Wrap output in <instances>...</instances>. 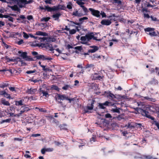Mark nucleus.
<instances>
[{
    "instance_id": "0e129e2a",
    "label": "nucleus",
    "mask_w": 159,
    "mask_h": 159,
    "mask_svg": "<svg viewBox=\"0 0 159 159\" xmlns=\"http://www.w3.org/2000/svg\"><path fill=\"white\" fill-rule=\"evenodd\" d=\"M40 136V134H33L32 135V136L34 137H37L39 136Z\"/></svg>"
},
{
    "instance_id": "774afa93",
    "label": "nucleus",
    "mask_w": 159,
    "mask_h": 159,
    "mask_svg": "<svg viewBox=\"0 0 159 159\" xmlns=\"http://www.w3.org/2000/svg\"><path fill=\"white\" fill-rule=\"evenodd\" d=\"M27 19L29 20H30L33 19V17L31 15L28 16L27 17Z\"/></svg>"
},
{
    "instance_id": "393cba45",
    "label": "nucleus",
    "mask_w": 159,
    "mask_h": 159,
    "mask_svg": "<svg viewBox=\"0 0 159 159\" xmlns=\"http://www.w3.org/2000/svg\"><path fill=\"white\" fill-rule=\"evenodd\" d=\"M40 94H42L43 96H44L46 97H47V96L48 95V93L46 91L41 90V89H40Z\"/></svg>"
},
{
    "instance_id": "de8ad7c7",
    "label": "nucleus",
    "mask_w": 159,
    "mask_h": 159,
    "mask_svg": "<svg viewBox=\"0 0 159 159\" xmlns=\"http://www.w3.org/2000/svg\"><path fill=\"white\" fill-rule=\"evenodd\" d=\"M105 117L106 118H112V116L109 113H107L105 115Z\"/></svg>"
},
{
    "instance_id": "37998d69",
    "label": "nucleus",
    "mask_w": 159,
    "mask_h": 159,
    "mask_svg": "<svg viewBox=\"0 0 159 159\" xmlns=\"http://www.w3.org/2000/svg\"><path fill=\"white\" fill-rule=\"evenodd\" d=\"M114 2L115 3H117L118 5H121V2L120 0H113Z\"/></svg>"
},
{
    "instance_id": "864d4df0",
    "label": "nucleus",
    "mask_w": 159,
    "mask_h": 159,
    "mask_svg": "<svg viewBox=\"0 0 159 159\" xmlns=\"http://www.w3.org/2000/svg\"><path fill=\"white\" fill-rule=\"evenodd\" d=\"M15 141H22L23 140V139L19 138H15L14 139Z\"/></svg>"
},
{
    "instance_id": "c85d7f7f",
    "label": "nucleus",
    "mask_w": 159,
    "mask_h": 159,
    "mask_svg": "<svg viewBox=\"0 0 159 159\" xmlns=\"http://www.w3.org/2000/svg\"><path fill=\"white\" fill-rule=\"evenodd\" d=\"M144 157L146 159H157V158L153 157L152 156L150 155L148 156H144Z\"/></svg>"
},
{
    "instance_id": "79ce46f5",
    "label": "nucleus",
    "mask_w": 159,
    "mask_h": 159,
    "mask_svg": "<svg viewBox=\"0 0 159 159\" xmlns=\"http://www.w3.org/2000/svg\"><path fill=\"white\" fill-rule=\"evenodd\" d=\"M76 3L79 5H83L84 4V3L83 2H82L81 0L77 1L76 2Z\"/></svg>"
},
{
    "instance_id": "4c0bfd02",
    "label": "nucleus",
    "mask_w": 159,
    "mask_h": 159,
    "mask_svg": "<svg viewBox=\"0 0 159 159\" xmlns=\"http://www.w3.org/2000/svg\"><path fill=\"white\" fill-rule=\"evenodd\" d=\"M70 86L69 85H66L65 86H63L62 88V89L63 90H66L68 89L69 88H70Z\"/></svg>"
},
{
    "instance_id": "f8f14e48",
    "label": "nucleus",
    "mask_w": 159,
    "mask_h": 159,
    "mask_svg": "<svg viewBox=\"0 0 159 159\" xmlns=\"http://www.w3.org/2000/svg\"><path fill=\"white\" fill-rule=\"evenodd\" d=\"M137 104L138 105V107H136L135 110L136 111H137L139 112L140 113H141V112L139 110V108H141V109L142 110H143L144 111H146L145 110H144L143 109L144 108L143 107L144 106L143 105V103L142 102H137Z\"/></svg>"
},
{
    "instance_id": "20e7f679",
    "label": "nucleus",
    "mask_w": 159,
    "mask_h": 159,
    "mask_svg": "<svg viewBox=\"0 0 159 159\" xmlns=\"http://www.w3.org/2000/svg\"><path fill=\"white\" fill-rule=\"evenodd\" d=\"M116 16L115 14H113L111 16H109V18H111L110 20L104 19L102 20L101 23L103 25H109L111 23V20H113L114 21H115V17Z\"/></svg>"
},
{
    "instance_id": "4468645a",
    "label": "nucleus",
    "mask_w": 159,
    "mask_h": 159,
    "mask_svg": "<svg viewBox=\"0 0 159 159\" xmlns=\"http://www.w3.org/2000/svg\"><path fill=\"white\" fill-rule=\"evenodd\" d=\"M61 15V14L59 12H58L53 14L52 16V17L54 19V20H57L59 21V18Z\"/></svg>"
},
{
    "instance_id": "473e14b6",
    "label": "nucleus",
    "mask_w": 159,
    "mask_h": 159,
    "mask_svg": "<svg viewBox=\"0 0 159 159\" xmlns=\"http://www.w3.org/2000/svg\"><path fill=\"white\" fill-rule=\"evenodd\" d=\"M16 60L18 61H19L21 63V65L22 66H25L26 65V63L25 62H23L21 60V59L20 58L18 57L17 58H16Z\"/></svg>"
},
{
    "instance_id": "f704fd0d",
    "label": "nucleus",
    "mask_w": 159,
    "mask_h": 159,
    "mask_svg": "<svg viewBox=\"0 0 159 159\" xmlns=\"http://www.w3.org/2000/svg\"><path fill=\"white\" fill-rule=\"evenodd\" d=\"M4 94H4V95H3V96H4V97H5L7 98H8L9 99L11 98V97L10 96V94H8V93H7L6 92V91L5 92Z\"/></svg>"
},
{
    "instance_id": "ddd939ff",
    "label": "nucleus",
    "mask_w": 159,
    "mask_h": 159,
    "mask_svg": "<svg viewBox=\"0 0 159 159\" xmlns=\"http://www.w3.org/2000/svg\"><path fill=\"white\" fill-rule=\"evenodd\" d=\"M35 57L37 59H42L43 60H51L52 59V58H51L49 57H46L43 55H37L35 56Z\"/></svg>"
},
{
    "instance_id": "412c9836",
    "label": "nucleus",
    "mask_w": 159,
    "mask_h": 159,
    "mask_svg": "<svg viewBox=\"0 0 159 159\" xmlns=\"http://www.w3.org/2000/svg\"><path fill=\"white\" fill-rule=\"evenodd\" d=\"M35 34L38 35H41L43 36H46L48 35L46 33L40 31H38L36 32Z\"/></svg>"
},
{
    "instance_id": "58836bf2",
    "label": "nucleus",
    "mask_w": 159,
    "mask_h": 159,
    "mask_svg": "<svg viewBox=\"0 0 159 159\" xmlns=\"http://www.w3.org/2000/svg\"><path fill=\"white\" fill-rule=\"evenodd\" d=\"M11 119H7L6 120H3L1 122V124H2L4 122H9L11 120Z\"/></svg>"
},
{
    "instance_id": "09e8293b",
    "label": "nucleus",
    "mask_w": 159,
    "mask_h": 159,
    "mask_svg": "<svg viewBox=\"0 0 159 159\" xmlns=\"http://www.w3.org/2000/svg\"><path fill=\"white\" fill-rule=\"evenodd\" d=\"M150 18H151L152 20L153 21H158L157 18H156V17H154L152 16H151Z\"/></svg>"
},
{
    "instance_id": "9b49d317",
    "label": "nucleus",
    "mask_w": 159,
    "mask_h": 159,
    "mask_svg": "<svg viewBox=\"0 0 159 159\" xmlns=\"http://www.w3.org/2000/svg\"><path fill=\"white\" fill-rule=\"evenodd\" d=\"M54 11H59L60 10H64L66 9V7L62 5H59L57 6H54Z\"/></svg>"
},
{
    "instance_id": "bb28decb",
    "label": "nucleus",
    "mask_w": 159,
    "mask_h": 159,
    "mask_svg": "<svg viewBox=\"0 0 159 159\" xmlns=\"http://www.w3.org/2000/svg\"><path fill=\"white\" fill-rule=\"evenodd\" d=\"M9 85V84L8 83H3L0 84V88H4L5 87L8 86Z\"/></svg>"
},
{
    "instance_id": "3c124183",
    "label": "nucleus",
    "mask_w": 159,
    "mask_h": 159,
    "mask_svg": "<svg viewBox=\"0 0 159 159\" xmlns=\"http://www.w3.org/2000/svg\"><path fill=\"white\" fill-rule=\"evenodd\" d=\"M52 1V0H45L44 1V2L46 4H50L51 3Z\"/></svg>"
},
{
    "instance_id": "a211bd4d",
    "label": "nucleus",
    "mask_w": 159,
    "mask_h": 159,
    "mask_svg": "<svg viewBox=\"0 0 159 159\" xmlns=\"http://www.w3.org/2000/svg\"><path fill=\"white\" fill-rule=\"evenodd\" d=\"M90 47L93 48V49H90L89 52L91 53H93L97 51L98 49V47L97 46H91Z\"/></svg>"
},
{
    "instance_id": "a19ab883",
    "label": "nucleus",
    "mask_w": 159,
    "mask_h": 159,
    "mask_svg": "<svg viewBox=\"0 0 159 159\" xmlns=\"http://www.w3.org/2000/svg\"><path fill=\"white\" fill-rule=\"evenodd\" d=\"M112 111H113L114 112H116V113H120V111L119 110V109H112L111 110Z\"/></svg>"
},
{
    "instance_id": "8fccbe9b",
    "label": "nucleus",
    "mask_w": 159,
    "mask_h": 159,
    "mask_svg": "<svg viewBox=\"0 0 159 159\" xmlns=\"http://www.w3.org/2000/svg\"><path fill=\"white\" fill-rule=\"evenodd\" d=\"M5 9L2 7H0V12L3 13L4 12Z\"/></svg>"
},
{
    "instance_id": "49530a36",
    "label": "nucleus",
    "mask_w": 159,
    "mask_h": 159,
    "mask_svg": "<svg viewBox=\"0 0 159 159\" xmlns=\"http://www.w3.org/2000/svg\"><path fill=\"white\" fill-rule=\"evenodd\" d=\"M70 22H71V23H73V24H75L76 25H77L79 26H80L81 24H82V23H81H81H76V22H74L73 21H70Z\"/></svg>"
},
{
    "instance_id": "2f4dec72",
    "label": "nucleus",
    "mask_w": 159,
    "mask_h": 159,
    "mask_svg": "<svg viewBox=\"0 0 159 159\" xmlns=\"http://www.w3.org/2000/svg\"><path fill=\"white\" fill-rule=\"evenodd\" d=\"M88 19V18L86 17H84L82 18H80L79 19V21L81 22V23H82L84 20H86Z\"/></svg>"
},
{
    "instance_id": "7ed1b4c3",
    "label": "nucleus",
    "mask_w": 159,
    "mask_h": 159,
    "mask_svg": "<svg viewBox=\"0 0 159 159\" xmlns=\"http://www.w3.org/2000/svg\"><path fill=\"white\" fill-rule=\"evenodd\" d=\"M93 37V32L87 34L85 36H82L80 39L82 41L81 43L89 45L88 42L92 39Z\"/></svg>"
},
{
    "instance_id": "dca6fc26",
    "label": "nucleus",
    "mask_w": 159,
    "mask_h": 159,
    "mask_svg": "<svg viewBox=\"0 0 159 159\" xmlns=\"http://www.w3.org/2000/svg\"><path fill=\"white\" fill-rule=\"evenodd\" d=\"M8 7H10L12 10L20 12V10L17 5H15L13 6H8Z\"/></svg>"
},
{
    "instance_id": "e433bc0d",
    "label": "nucleus",
    "mask_w": 159,
    "mask_h": 159,
    "mask_svg": "<svg viewBox=\"0 0 159 159\" xmlns=\"http://www.w3.org/2000/svg\"><path fill=\"white\" fill-rule=\"evenodd\" d=\"M75 49L78 50L79 51H81L82 49V46H76L74 48Z\"/></svg>"
},
{
    "instance_id": "72a5a7b5",
    "label": "nucleus",
    "mask_w": 159,
    "mask_h": 159,
    "mask_svg": "<svg viewBox=\"0 0 159 159\" xmlns=\"http://www.w3.org/2000/svg\"><path fill=\"white\" fill-rule=\"evenodd\" d=\"M69 31L70 34H75L76 32V30L74 29L70 30Z\"/></svg>"
},
{
    "instance_id": "aec40b11",
    "label": "nucleus",
    "mask_w": 159,
    "mask_h": 159,
    "mask_svg": "<svg viewBox=\"0 0 159 159\" xmlns=\"http://www.w3.org/2000/svg\"><path fill=\"white\" fill-rule=\"evenodd\" d=\"M22 108H23V110H21L20 111V113H21V114L24 112H27V111L30 110V108H29L28 107L25 106L22 107Z\"/></svg>"
},
{
    "instance_id": "6e6d98bb",
    "label": "nucleus",
    "mask_w": 159,
    "mask_h": 159,
    "mask_svg": "<svg viewBox=\"0 0 159 159\" xmlns=\"http://www.w3.org/2000/svg\"><path fill=\"white\" fill-rule=\"evenodd\" d=\"M84 11V12L85 13V14H86V13L87 12H88V11L87 10V8L85 7H84L83 8Z\"/></svg>"
},
{
    "instance_id": "a18cd8bd",
    "label": "nucleus",
    "mask_w": 159,
    "mask_h": 159,
    "mask_svg": "<svg viewBox=\"0 0 159 159\" xmlns=\"http://www.w3.org/2000/svg\"><path fill=\"white\" fill-rule=\"evenodd\" d=\"M152 124H155L157 127H159V123H158L156 121L154 120Z\"/></svg>"
},
{
    "instance_id": "0eeeda50",
    "label": "nucleus",
    "mask_w": 159,
    "mask_h": 159,
    "mask_svg": "<svg viewBox=\"0 0 159 159\" xmlns=\"http://www.w3.org/2000/svg\"><path fill=\"white\" fill-rule=\"evenodd\" d=\"M145 31L147 32L148 34L150 35L151 36H156L157 35L156 32L154 31L151 32L153 31L154 29L153 28H147L145 29Z\"/></svg>"
},
{
    "instance_id": "f257e3e1",
    "label": "nucleus",
    "mask_w": 159,
    "mask_h": 159,
    "mask_svg": "<svg viewBox=\"0 0 159 159\" xmlns=\"http://www.w3.org/2000/svg\"><path fill=\"white\" fill-rule=\"evenodd\" d=\"M39 40L40 39L41 42L46 41V42H48V43H42L41 46H42V47H44L46 48V49H48L51 51H52L54 50L52 44L49 43L51 41V38L48 37H43L42 38H39Z\"/></svg>"
},
{
    "instance_id": "bf43d9fd",
    "label": "nucleus",
    "mask_w": 159,
    "mask_h": 159,
    "mask_svg": "<svg viewBox=\"0 0 159 159\" xmlns=\"http://www.w3.org/2000/svg\"><path fill=\"white\" fill-rule=\"evenodd\" d=\"M46 152V149L43 148L41 149V152L42 154H44Z\"/></svg>"
},
{
    "instance_id": "603ef678",
    "label": "nucleus",
    "mask_w": 159,
    "mask_h": 159,
    "mask_svg": "<svg viewBox=\"0 0 159 159\" xmlns=\"http://www.w3.org/2000/svg\"><path fill=\"white\" fill-rule=\"evenodd\" d=\"M46 152H52L53 150L52 148H48L46 149Z\"/></svg>"
},
{
    "instance_id": "680f3d73",
    "label": "nucleus",
    "mask_w": 159,
    "mask_h": 159,
    "mask_svg": "<svg viewBox=\"0 0 159 159\" xmlns=\"http://www.w3.org/2000/svg\"><path fill=\"white\" fill-rule=\"evenodd\" d=\"M5 25V24L4 22L0 21V27H1L2 26H4Z\"/></svg>"
},
{
    "instance_id": "2eb2a0df",
    "label": "nucleus",
    "mask_w": 159,
    "mask_h": 159,
    "mask_svg": "<svg viewBox=\"0 0 159 159\" xmlns=\"http://www.w3.org/2000/svg\"><path fill=\"white\" fill-rule=\"evenodd\" d=\"M106 96L107 97L109 98L111 100H113L116 98L115 96L113 93H111L110 92L107 93Z\"/></svg>"
},
{
    "instance_id": "052dcab7",
    "label": "nucleus",
    "mask_w": 159,
    "mask_h": 159,
    "mask_svg": "<svg viewBox=\"0 0 159 159\" xmlns=\"http://www.w3.org/2000/svg\"><path fill=\"white\" fill-rule=\"evenodd\" d=\"M5 91L0 90V95H3L5 94Z\"/></svg>"
},
{
    "instance_id": "c756f323",
    "label": "nucleus",
    "mask_w": 159,
    "mask_h": 159,
    "mask_svg": "<svg viewBox=\"0 0 159 159\" xmlns=\"http://www.w3.org/2000/svg\"><path fill=\"white\" fill-rule=\"evenodd\" d=\"M41 67L43 68V70L45 71H49L50 69L49 68L46 67V66L43 65L41 66Z\"/></svg>"
},
{
    "instance_id": "a878e982",
    "label": "nucleus",
    "mask_w": 159,
    "mask_h": 159,
    "mask_svg": "<svg viewBox=\"0 0 159 159\" xmlns=\"http://www.w3.org/2000/svg\"><path fill=\"white\" fill-rule=\"evenodd\" d=\"M21 3H24L25 4H30L33 2V0H28L27 1L26 0H20Z\"/></svg>"
},
{
    "instance_id": "13d9d810",
    "label": "nucleus",
    "mask_w": 159,
    "mask_h": 159,
    "mask_svg": "<svg viewBox=\"0 0 159 159\" xmlns=\"http://www.w3.org/2000/svg\"><path fill=\"white\" fill-rule=\"evenodd\" d=\"M144 18H150V16L148 14H144Z\"/></svg>"
},
{
    "instance_id": "5701e85b",
    "label": "nucleus",
    "mask_w": 159,
    "mask_h": 159,
    "mask_svg": "<svg viewBox=\"0 0 159 159\" xmlns=\"http://www.w3.org/2000/svg\"><path fill=\"white\" fill-rule=\"evenodd\" d=\"M46 10H47L48 11H54V6L51 7L48 6H45V11Z\"/></svg>"
},
{
    "instance_id": "f3484780",
    "label": "nucleus",
    "mask_w": 159,
    "mask_h": 159,
    "mask_svg": "<svg viewBox=\"0 0 159 159\" xmlns=\"http://www.w3.org/2000/svg\"><path fill=\"white\" fill-rule=\"evenodd\" d=\"M102 79V77L97 73L94 74L93 77V80H100Z\"/></svg>"
},
{
    "instance_id": "b1692460",
    "label": "nucleus",
    "mask_w": 159,
    "mask_h": 159,
    "mask_svg": "<svg viewBox=\"0 0 159 159\" xmlns=\"http://www.w3.org/2000/svg\"><path fill=\"white\" fill-rule=\"evenodd\" d=\"M24 100H20L19 101H16V102L15 105L17 106H21L24 105L23 103Z\"/></svg>"
},
{
    "instance_id": "9d476101",
    "label": "nucleus",
    "mask_w": 159,
    "mask_h": 159,
    "mask_svg": "<svg viewBox=\"0 0 159 159\" xmlns=\"http://www.w3.org/2000/svg\"><path fill=\"white\" fill-rule=\"evenodd\" d=\"M111 103V102L107 101L103 103H99L98 107L100 109H104L105 108V107H104V106H107L109 105H110L109 104Z\"/></svg>"
},
{
    "instance_id": "cd10ccee",
    "label": "nucleus",
    "mask_w": 159,
    "mask_h": 159,
    "mask_svg": "<svg viewBox=\"0 0 159 159\" xmlns=\"http://www.w3.org/2000/svg\"><path fill=\"white\" fill-rule=\"evenodd\" d=\"M50 19V18L49 17H43L41 18V21H45L47 22Z\"/></svg>"
},
{
    "instance_id": "6ab92c4d",
    "label": "nucleus",
    "mask_w": 159,
    "mask_h": 159,
    "mask_svg": "<svg viewBox=\"0 0 159 159\" xmlns=\"http://www.w3.org/2000/svg\"><path fill=\"white\" fill-rule=\"evenodd\" d=\"M72 15L76 16H77L78 17H80L84 15L83 13H81L79 12L77 10H76V11H74L73 12Z\"/></svg>"
},
{
    "instance_id": "1a4fd4ad",
    "label": "nucleus",
    "mask_w": 159,
    "mask_h": 159,
    "mask_svg": "<svg viewBox=\"0 0 159 159\" xmlns=\"http://www.w3.org/2000/svg\"><path fill=\"white\" fill-rule=\"evenodd\" d=\"M89 10L91 12L92 15L97 17H100V12L99 11L95 10L92 8H89Z\"/></svg>"
},
{
    "instance_id": "f03ea898",
    "label": "nucleus",
    "mask_w": 159,
    "mask_h": 159,
    "mask_svg": "<svg viewBox=\"0 0 159 159\" xmlns=\"http://www.w3.org/2000/svg\"><path fill=\"white\" fill-rule=\"evenodd\" d=\"M56 100L58 102L61 104V105L62 104V100L66 99L69 101V102H71V101H74V98H68V96H66L65 95H61L60 94H57V95L55 96Z\"/></svg>"
},
{
    "instance_id": "ea45409f",
    "label": "nucleus",
    "mask_w": 159,
    "mask_h": 159,
    "mask_svg": "<svg viewBox=\"0 0 159 159\" xmlns=\"http://www.w3.org/2000/svg\"><path fill=\"white\" fill-rule=\"evenodd\" d=\"M52 88L53 89H54L57 91H58L59 89L58 87L56 85H52Z\"/></svg>"
},
{
    "instance_id": "e2e57ef3",
    "label": "nucleus",
    "mask_w": 159,
    "mask_h": 159,
    "mask_svg": "<svg viewBox=\"0 0 159 159\" xmlns=\"http://www.w3.org/2000/svg\"><path fill=\"white\" fill-rule=\"evenodd\" d=\"M7 71H8L9 72H10L11 74H12L14 72V71H16V70H13V71H12V70L11 69H10L8 70H7Z\"/></svg>"
},
{
    "instance_id": "4be33fe9",
    "label": "nucleus",
    "mask_w": 159,
    "mask_h": 159,
    "mask_svg": "<svg viewBox=\"0 0 159 159\" xmlns=\"http://www.w3.org/2000/svg\"><path fill=\"white\" fill-rule=\"evenodd\" d=\"M1 103L2 104L5 105L9 106L10 105V103H9V102L6 101L5 99H2Z\"/></svg>"
},
{
    "instance_id": "7c9ffc66",
    "label": "nucleus",
    "mask_w": 159,
    "mask_h": 159,
    "mask_svg": "<svg viewBox=\"0 0 159 159\" xmlns=\"http://www.w3.org/2000/svg\"><path fill=\"white\" fill-rule=\"evenodd\" d=\"M36 91V89H34L32 88H31L29 90V92L30 94H33Z\"/></svg>"
},
{
    "instance_id": "c03bdc74",
    "label": "nucleus",
    "mask_w": 159,
    "mask_h": 159,
    "mask_svg": "<svg viewBox=\"0 0 159 159\" xmlns=\"http://www.w3.org/2000/svg\"><path fill=\"white\" fill-rule=\"evenodd\" d=\"M36 71V70H29L27 71L26 72V73L28 74H30L31 73H33L34 72H35Z\"/></svg>"
},
{
    "instance_id": "c9c22d12",
    "label": "nucleus",
    "mask_w": 159,
    "mask_h": 159,
    "mask_svg": "<svg viewBox=\"0 0 159 159\" xmlns=\"http://www.w3.org/2000/svg\"><path fill=\"white\" fill-rule=\"evenodd\" d=\"M23 37L24 38L26 39H27L29 37V35H28L25 32H23Z\"/></svg>"
},
{
    "instance_id": "4d7b16f0",
    "label": "nucleus",
    "mask_w": 159,
    "mask_h": 159,
    "mask_svg": "<svg viewBox=\"0 0 159 159\" xmlns=\"http://www.w3.org/2000/svg\"><path fill=\"white\" fill-rule=\"evenodd\" d=\"M23 43V40L22 39H21L17 43L19 45H21V44H22Z\"/></svg>"
},
{
    "instance_id": "338daca9",
    "label": "nucleus",
    "mask_w": 159,
    "mask_h": 159,
    "mask_svg": "<svg viewBox=\"0 0 159 159\" xmlns=\"http://www.w3.org/2000/svg\"><path fill=\"white\" fill-rule=\"evenodd\" d=\"M13 18L9 16L8 18V20L12 22L13 21Z\"/></svg>"
},
{
    "instance_id": "39448f33",
    "label": "nucleus",
    "mask_w": 159,
    "mask_h": 159,
    "mask_svg": "<svg viewBox=\"0 0 159 159\" xmlns=\"http://www.w3.org/2000/svg\"><path fill=\"white\" fill-rule=\"evenodd\" d=\"M95 102V101L94 100H92L90 102V104L89 103L87 104V107L84 109L85 113L89 112V110H91L93 109L94 107L93 104Z\"/></svg>"
},
{
    "instance_id": "69168bd1",
    "label": "nucleus",
    "mask_w": 159,
    "mask_h": 159,
    "mask_svg": "<svg viewBox=\"0 0 159 159\" xmlns=\"http://www.w3.org/2000/svg\"><path fill=\"white\" fill-rule=\"evenodd\" d=\"M9 89L11 91H15V88L14 87H9Z\"/></svg>"
},
{
    "instance_id": "423d86ee",
    "label": "nucleus",
    "mask_w": 159,
    "mask_h": 159,
    "mask_svg": "<svg viewBox=\"0 0 159 159\" xmlns=\"http://www.w3.org/2000/svg\"><path fill=\"white\" fill-rule=\"evenodd\" d=\"M18 53L21 54L20 56L22 57L23 59L27 61H31L33 60L32 58H31L30 56H27V53L26 52H22L20 51L18 52Z\"/></svg>"
},
{
    "instance_id": "6e6552de",
    "label": "nucleus",
    "mask_w": 159,
    "mask_h": 159,
    "mask_svg": "<svg viewBox=\"0 0 159 159\" xmlns=\"http://www.w3.org/2000/svg\"><path fill=\"white\" fill-rule=\"evenodd\" d=\"M141 108H139V110L141 112V114L143 116H146L148 118L151 119L152 120H154V118L148 114V112L147 111H144L141 109Z\"/></svg>"
},
{
    "instance_id": "5fc2aeb1",
    "label": "nucleus",
    "mask_w": 159,
    "mask_h": 159,
    "mask_svg": "<svg viewBox=\"0 0 159 159\" xmlns=\"http://www.w3.org/2000/svg\"><path fill=\"white\" fill-rule=\"evenodd\" d=\"M100 15H102V18L106 17V15L104 12H101V13H100Z\"/></svg>"
}]
</instances>
